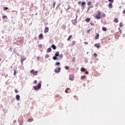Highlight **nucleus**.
<instances>
[{"instance_id": "obj_25", "label": "nucleus", "mask_w": 125, "mask_h": 125, "mask_svg": "<svg viewBox=\"0 0 125 125\" xmlns=\"http://www.w3.org/2000/svg\"><path fill=\"white\" fill-rule=\"evenodd\" d=\"M76 41H72V45H75V44H76Z\"/></svg>"}, {"instance_id": "obj_24", "label": "nucleus", "mask_w": 125, "mask_h": 125, "mask_svg": "<svg viewBox=\"0 0 125 125\" xmlns=\"http://www.w3.org/2000/svg\"><path fill=\"white\" fill-rule=\"evenodd\" d=\"M90 21V18H87L86 19V21H87V22H89Z\"/></svg>"}, {"instance_id": "obj_23", "label": "nucleus", "mask_w": 125, "mask_h": 125, "mask_svg": "<svg viewBox=\"0 0 125 125\" xmlns=\"http://www.w3.org/2000/svg\"><path fill=\"white\" fill-rule=\"evenodd\" d=\"M72 35H69V36L68 37V38L67 39V41H69V40L71 39V38H72Z\"/></svg>"}, {"instance_id": "obj_49", "label": "nucleus", "mask_w": 125, "mask_h": 125, "mask_svg": "<svg viewBox=\"0 0 125 125\" xmlns=\"http://www.w3.org/2000/svg\"><path fill=\"white\" fill-rule=\"evenodd\" d=\"M81 3V1H79V4H80Z\"/></svg>"}, {"instance_id": "obj_21", "label": "nucleus", "mask_w": 125, "mask_h": 125, "mask_svg": "<svg viewBox=\"0 0 125 125\" xmlns=\"http://www.w3.org/2000/svg\"><path fill=\"white\" fill-rule=\"evenodd\" d=\"M85 4H86V2H85V1H83L82 2V6H85Z\"/></svg>"}, {"instance_id": "obj_37", "label": "nucleus", "mask_w": 125, "mask_h": 125, "mask_svg": "<svg viewBox=\"0 0 125 125\" xmlns=\"http://www.w3.org/2000/svg\"><path fill=\"white\" fill-rule=\"evenodd\" d=\"M119 26H120V27H123V23H120Z\"/></svg>"}, {"instance_id": "obj_39", "label": "nucleus", "mask_w": 125, "mask_h": 125, "mask_svg": "<svg viewBox=\"0 0 125 125\" xmlns=\"http://www.w3.org/2000/svg\"><path fill=\"white\" fill-rule=\"evenodd\" d=\"M94 56H95V57H97V54H96V53H94Z\"/></svg>"}, {"instance_id": "obj_10", "label": "nucleus", "mask_w": 125, "mask_h": 125, "mask_svg": "<svg viewBox=\"0 0 125 125\" xmlns=\"http://www.w3.org/2000/svg\"><path fill=\"white\" fill-rule=\"evenodd\" d=\"M16 97L17 100H18V101H20V96H19V95H17Z\"/></svg>"}, {"instance_id": "obj_45", "label": "nucleus", "mask_w": 125, "mask_h": 125, "mask_svg": "<svg viewBox=\"0 0 125 125\" xmlns=\"http://www.w3.org/2000/svg\"><path fill=\"white\" fill-rule=\"evenodd\" d=\"M23 124V122H22V123H20V125H22Z\"/></svg>"}, {"instance_id": "obj_1", "label": "nucleus", "mask_w": 125, "mask_h": 125, "mask_svg": "<svg viewBox=\"0 0 125 125\" xmlns=\"http://www.w3.org/2000/svg\"><path fill=\"white\" fill-rule=\"evenodd\" d=\"M101 12L100 10H98V12L97 13L96 16H95V18L96 19H97L98 20H99L100 19H101Z\"/></svg>"}, {"instance_id": "obj_22", "label": "nucleus", "mask_w": 125, "mask_h": 125, "mask_svg": "<svg viewBox=\"0 0 125 125\" xmlns=\"http://www.w3.org/2000/svg\"><path fill=\"white\" fill-rule=\"evenodd\" d=\"M102 30H103V31H106V30H107L106 27H103V28H102Z\"/></svg>"}, {"instance_id": "obj_7", "label": "nucleus", "mask_w": 125, "mask_h": 125, "mask_svg": "<svg viewBox=\"0 0 125 125\" xmlns=\"http://www.w3.org/2000/svg\"><path fill=\"white\" fill-rule=\"evenodd\" d=\"M30 73H33V75H37L38 73V71H34V69H32V70L30 71Z\"/></svg>"}, {"instance_id": "obj_47", "label": "nucleus", "mask_w": 125, "mask_h": 125, "mask_svg": "<svg viewBox=\"0 0 125 125\" xmlns=\"http://www.w3.org/2000/svg\"><path fill=\"white\" fill-rule=\"evenodd\" d=\"M123 14H125V9L123 11Z\"/></svg>"}, {"instance_id": "obj_18", "label": "nucleus", "mask_w": 125, "mask_h": 125, "mask_svg": "<svg viewBox=\"0 0 125 125\" xmlns=\"http://www.w3.org/2000/svg\"><path fill=\"white\" fill-rule=\"evenodd\" d=\"M59 54H60L59 52H56V53L55 54V56H56V57H57V56H59Z\"/></svg>"}, {"instance_id": "obj_9", "label": "nucleus", "mask_w": 125, "mask_h": 125, "mask_svg": "<svg viewBox=\"0 0 125 125\" xmlns=\"http://www.w3.org/2000/svg\"><path fill=\"white\" fill-rule=\"evenodd\" d=\"M49 30V27H45V29H44V32L45 33H47V32H48Z\"/></svg>"}, {"instance_id": "obj_16", "label": "nucleus", "mask_w": 125, "mask_h": 125, "mask_svg": "<svg viewBox=\"0 0 125 125\" xmlns=\"http://www.w3.org/2000/svg\"><path fill=\"white\" fill-rule=\"evenodd\" d=\"M42 37H43V34H41L39 36V39H42Z\"/></svg>"}, {"instance_id": "obj_33", "label": "nucleus", "mask_w": 125, "mask_h": 125, "mask_svg": "<svg viewBox=\"0 0 125 125\" xmlns=\"http://www.w3.org/2000/svg\"><path fill=\"white\" fill-rule=\"evenodd\" d=\"M15 92L18 93V89H17V88H15Z\"/></svg>"}, {"instance_id": "obj_13", "label": "nucleus", "mask_w": 125, "mask_h": 125, "mask_svg": "<svg viewBox=\"0 0 125 125\" xmlns=\"http://www.w3.org/2000/svg\"><path fill=\"white\" fill-rule=\"evenodd\" d=\"M52 48L53 49H56V46H55V45H54V44H53L51 46Z\"/></svg>"}, {"instance_id": "obj_6", "label": "nucleus", "mask_w": 125, "mask_h": 125, "mask_svg": "<svg viewBox=\"0 0 125 125\" xmlns=\"http://www.w3.org/2000/svg\"><path fill=\"white\" fill-rule=\"evenodd\" d=\"M74 75H71L70 76H69V80L70 81H74Z\"/></svg>"}, {"instance_id": "obj_4", "label": "nucleus", "mask_w": 125, "mask_h": 125, "mask_svg": "<svg viewBox=\"0 0 125 125\" xmlns=\"http://www.w3.org/2000/svg\"><path fill=\"white\" fill-rule=\"evenodd\" d=\"M26 57H25L24 56H22L21 57V65H23V62L24 61L26 60Z\"/></svg>"}, {"instance_id": "obj_19", "label": "nucleus", "mask_w": 125, "mask_h": 125, "mask_svg": "<svg viewBox=\"0 0 125 125\" xmlns=\"http://www.w3.org/2000/svg\"><path fill=\"white\" fill-rule=\"evenodd\" d=\"M70 88H66V89L65 90V93H68V90H70Z\"/></svg>"}, {"instance_id": "obj_50", "label": "nucleus", "mask_w": 125, "mask_h": 125, "mask_svg": "<svg viewBox=\"0 0 125 125\" xmlns=\"http://www.w3.org/2000/svg\"><path fill=\"white\" fill-rule=\"evenodd\" d=\"M60 57H62V55H61Z\"/></svg>"}, {"instance_id": "obj_36", "label": "nucleus", "mask_w": 125, "mask_h": 125, "mask_svg": "<svg viewBox=\"0 0 125 125\" xmlns=\"http://www.w3.org/2000/svg\"><path fill=\"white\" fill-rule=\"evenodd\" d=\"M55 4H56V2L54 1V2H53V7H54V8L55 7Z\"/></svg>"}, {"instance_id": "obj_44", "label": "nucleus", "mask_w": 125, "mask_h": 125, "mask_svg": "<svg viewBox=\"0 0 125 125\" xmlns=\"http://www.w3.org/2000/svg\"><path fill=\"white\" fill-rule=\"evenodd\" d=\"M119 33H120V34H122V30H120Z\"/></svg>"}, {"instance_id": "obj_26", "label": "nucleus", "mask_w": 125, "mask_h": 125, "mask_svg": "<svg viewBox=\"0 0 125 125\" xmlns=\"http://www.w3.org/2000/svg\"><path fill=\"white\" fill-rule=\"evenodd\" d=\"M86 76H81V79L82 80H83V79H84V78H85Z\"/></svg>"}, {"instance_id": "obj_38", "label": "nucleus", "mask_w": 125, "mask_h": 125, "mask_svg": "<svg viewBox=\"0 0 125 125\" xmlns=\"http://www.w3.org/2000/svg\"><path fill=\"white\" fill-rule=\"evenodd\" d=\"M84 44H88V42H84Z\"/></svg>"}, {"instance_id": "obj_40", "label": "nucleus", "mask_w": 125, "mask_h": 125, "mask_svg": "<svg viewBox=\"0 0 125 125\" xmlns=\"http://www.w3.org/2000/svg\"><path fill=\"white\" fill-rule=\"evenodd\" d=\"M85 73L86 75H88V74H89V72L86 71V72H85Z\"/></svg>"}, {"instance_id": "obj_11", "label": "nucleus", "mask_w": 125, "mask_h": 125, "mask_svg": "<svg viewBox=\"0 0 125 125\" xmlns=\"http://www.w3.org/2000/svg\"><path fill=\"white\" fill-rule=\"evenodd\" d=\"M114 22H116V23H118V22H119L118 19L117 18H115V19L114 20Z\"/></svg>"}, {"instance_id": "obj_53", "label": "nucleus", "mask_w": 125, "mask_h": 125, "mask_svg": "<svg viewBox=\"0 0 125 125\" xmlns=\"http://www.w3.org/2000/svg\"><path fill=\"white\" fill-rule=\"evenodd\" d=\"M38 60H39V57H38Z\"/></svg>"}, {"instance_id": "obj_28", "label": "nucleus", "mask_w": 125, "mask_h": 125, "mask_svg": "<svg viewBox=\"0 0 125 125\" xmlns=\"http://www.w3.org/2000/svg\"><path fill=\"white\" fill-rule=\"evenodd\" d=\"M64 68H65V69L68 70L69 68V67L68 66H65Z\"/></svg>"}, {"instance_id": "obj_20", "label": "nucleus", "mask_w": 125, "mask_h": 125, "mask_svg": "<svg viewBox=\"0 0 125 125\" xmlns=\"http://www.w3.org/2000/svg\"><path fill=\"white\" fill-rule=\"evenodd\" d=\"M33 120H34L33 118H29V119L28 120V122H33Z\"/></svg>"}, {"instance_id": "obj_35", "label": "nucleus", "mask_w": 125, "mask_h": 125, "mask_svg": "<svg viewBox=\"0 0 125 125\" xmlns=\"http://www.w3.org/2000/svg\"><path fill=\"white\" fill-rule=\"evenodd\" d=\"M60 62H56L55 65H60Z\"/></svg>"}, {"instance_id": "obj_2", "label": "nucleus", "mask_w": 125, "mask_h": 125, "mask_svg": "<svg viewBox=\"0 0 125 125\" xmlns=\"http://www.w3.org/2000/svg\"><path fill=\"white\" fill-rule=\"evenodd\" d=\"M41 83H39L38 84V86H33V88L35 89V90H38V89H40L41 88Z\"/></svg>"}, {"instance_id": "obj_34", "label": "nucleus", "mask_w": 125, "mask_h": 125, "mask_svg": "<svg viewBox=\"0 0 125 125\" xmlns=\"http://www.w3.org/2000/svg\"><path fill=\"white\" fill-rule=\"evenodd\" d=\"M109 1H110L111 3H113V2H114V0H108Z\"/></svg>"}, {"instance_id": "obj_52", "label": "nucleus", "mask_w": 125, "mask_h": 125, "mask_svg": "<svg viewBox=\"0 0 125 125\" xmlns=\"http://www.w3.org/2000/svg\"><path fill=\"white\" fill-rule=\"evenodd\" d=\"M69 8H70V7H69L68 8V9H69Z\"/></svg>"}, {"instance_id": "obj_51", "label": "nucleus", "mask_w": 125, "mask_h": 125, "mask_svg": "<svg viewBox=\"0 0 125 125\" xmlns=\"http://www.w3.org/2000/svg\"><path fill=\"white\" fill-rule=\"evenodd\" d=\"M105 16V14H104L103 15V16Z\"/></svg>"}, {"instance_id": "obj_29", "label": "nucleus", "mask_w": 125, "mask_h": 125, "mask_svg": "<svg viewBox=\"0 0 125 125\" xmlns=\"http://www.w3.org/2000/svg\"><path fill=\"white\" fill-rule=\"evenodd\" d=\"M53 59H54V60H57V57H56V56H54V57H53Z\"/></svg>"}, {"instance_id": "obj_30", "label": "nucleus", "mask_w": 125, "mask_h": 125, "mask_svg": "<svg viewBox=\"0 0 125 125\" xmlns=\"http://www.w3.org/2000/svg\"><path fill=\"white\" fill-rule=\"evenodd\" d=\"M72 62H76V58H75V57H73V58H72Z\"/></svg>"}, {"instance_id": "obj_15", "label": "nucleus", "mask_w": 125, "mask_h": 125, "mask_svg": "<svg viewBox=\"0 0 125 125\" xmlns=\"http://www.w3.org/2000/svg\"><path fill=\"white\" fill-rule=\"evenodd\" d=\"M108 7H109V8H112V7H113V5L111 3H109L108 4Z\"/></svg>"}, {"instance_id": "obj_8", "label": "nucleus", "mask_w": 125, "mask_h": 125, "mask_svg": "<svg viewBox=\"0 0 125 125\" xmlns=\"http://www.w3.org/2000/svg\"><path fill=\"white\" fill-rule=\"evenodd\" d=\"M100 43H96V44H95V47H96L97 48H100Z\"/></svg>"}, {"instance_id": "obj_3", "label": "nucleus", "mask_w": 125, "mask_h": 125, "mask_svg": "<svg viewBox=\"0 0 125 125\" xmlns=\"http://www.w3.org/2000/svg\"><path fill=\"white\" fill-rule=\"evenodd\" d=\"M61 70V67H56L54 69V72H55V73H59V72H60Z\"/></svg>"}, {"instance_id": "obj_43", "label": "nucleus", "mask_w": 125, "mask_h": 125, "mask_svg": "<svg viewBox=\"0 0 125 125\" xmlns=\"http://www.w3.org/2000/svg\"><path fill=\"white\" fill-rule=\"evenodd\" d=\"M16 70H14V75H16Z\"/></svg>"}, {"instance_id": "obj_14", "label": "nucleus", "mask_w": 125, "mask_h": 125, "mask_svg": "<svg viewBox=\"0 0 125 125\" xmlns=\"http://www.w3.org/2000/svg\"><path fill=\"white\" fill-rule=\"evenodd\" d=\"M51 50H52L51 48H48L47 49V53L51 52Z\"/></svg>"}, {"instance_id": "obj_31", "label": "nucleus", "mask_w": 125, "mask_h": 125, "mask_svg": "<svg viewBox=\"0 0 125 125\" xmlns=\"http://www.w3.org/2000/svg\"><path fill=\"white\" fill-rule=\"evenodd\" d=\"M91 3H92L91 1H88L87 3V4L88 5V6H90V5H91Z\"/></svg>"}, {"instance_id": "obj_12", "label": "nucleus", "mask_w": 125, "mask_h": 125, "mask_svg": "<svg viewBox=\"0 0 125 125\" xmlns=\"http://www.w3.org/2000/svg\"><path fill=\"white\" fill-rule=\"evenodd\" d=\"M99 34L97 33L96 34V35L95 36V39H99Z\"/></svg>"}, {"instance_id": "obj_46", "label": "nucleus", "mask_w": 125, "mask_h": 125, "mask_svg": "<svg viewBox=\"0 0 125 125\" xmlns=\"http://www.w3.org/2000/svg\"><path fill=\"white\" fill-rule=\"evenodd\" d=\"M90 29H89L88 30H87V32L88 33H89V32H90Z\"/></svg>"}, {"instance_id": "obj_48", "label": "nucleus", "mask_w": 125, "mask_h": 125, "mask_svg": "<svg viewBox=\"0 0 125 125\" xmlns=\"http://www.w3.org/2000/svg\"><path fill=\"white\" fill-rule=\"evenodd\" d=\"M16 122H17L16 120H14L13 122H14V123H16Z\"/></svg>"}, {"instance_id": "obj_5", "label": "nucleus", "mask_w": 125, "mask_h": 125, "mask_svg": "<svg viewBox=\"0 0 125 125\" xmlns=\"http://www.w3.org/2000/svg\"><path fill=\"white\" fill-rule=\"evenodd\" d=\"M78 17V16L76 15V19L75 20H73L72 22L73 24H75L77 23Z\"/></svg>"}, {"instance_id": "obj_41", "label": "nucleus", "mask_w": 125, "mask_h": 125, "mask_svg": "<svg viewBox=\"0 0 125 125\" xmlns=\"http://www.w3.org/2000/svg\"><path fill=\"white\" fill-rule=\"evenodd\" d=\"M90 25H91V26H93V25H94V24L92 22H90Z\"/></svg>"}, {"instance_id": "obj_42", "label": "nucleus", "mask_w": 125, "mask_h": 125, "mask_svg": "<svg viewBox=\"0 0 125 125\" xmlns=\"http://www.w3.org/2000/svg\"><path fill=\"white\" fill-rule=\"evenodd\" d=\"M37 83V81L35 80L34 82V83L35 84H36V83Z\"/></svg>"}, {"instance_id": "obj_27", "label": "nucleus", "mask_w": 125, "mask_h": 125, "mask_svg": "<svg viewBox=\"0 0 125 125\" xmlns=\"http://www.w3.org/2000/svg\"><path fill=\"white\" fill-rule=\"evenodd\" d=\"M3 9H4V10H7L9 9V7H4L3 8Z\"/></svg>"}, {"instance_id": "obj_32", "label": "nucleus", "mask_w": 125, "mask_h": 125, "mask_svg": "<svg viewBox=\"0 0 125 125\" xmlns=\"http://www.w3.org/2000/svg\"><path fill=\"white\" fill-rule=\"evenodd\" d=\"M4 18H7V16H2V19H4Z\"/></svg>"}, {"instance_id": "obj_17", "label": "nucleus", "mask_w": 125, "mask_h": 125, "mask_svg": "<svg viewBox=\"0 0 125 125\" xmlns=\"http://www.w3.org/2000/svg\"><path fill=\"white\" fill-rule=\"evenodd\" d=\"M81 71H82V72H84V71H85V69L84 67H82Z\"/></svg>"}]
</instances>
